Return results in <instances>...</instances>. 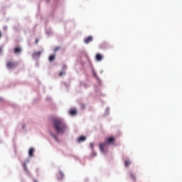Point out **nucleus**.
Returning <instances> with one entry per match:
<instances>
[{"mask_svg":"<svg viewBox=\"0 0 182 182\" xmlns=\"http://www.w3.org/2000/svg\"><path fill=\"white\" fill-rule=\"evenodd\" d=\"M53 127L57 134H63L68 129L66 123L60 118L53 119Z\"/></svg>","mask_w":182,"mask_h":182,"instance_id":"f257e3e1","label":"nucleus"},{"mask_svg":"<svg viewBox=\"0 0 182 182\" xmlns=\"http://www.w3.org/2000/svg\"><path fill=\"white\" fill-rule=\"evenodd\" d=\"M115 141H116V137H114V136L107 137V138H106L105 143L100 144V149L101 150V151L102 153H104L105 152V147H106V146L107 144L114 145Z\"/></svg>","mask_w":182,"mask_h":182,"instance_id":"f03ea898","label":"nucleus"},{"mask_svg":"<svg viewBox=\"0 0 182 182\" xmlns=\"http://www.w3.org/2000/svg\"><path fill=\"white\" fill-rule=\"evenodd\" d=\"M18 66V63L15 61H8L6 63L7 69H15Z\"/></svg>","mask_w":182,"mask_h":182,"instance_id":"7ed1b4c3","label":"nucleus"},{"mask_svg":"<svg viewBox=\"0 0 182 182\" xmlns=\"http://www.w3.org/2000/svg\"><path fill=\"white\" fill-rule=\"evenodd\" d=\"M69 114H70V116H76L77 114V111L75 108H71L69 111Z\"/></svg>","mask_w":182,"mask_h":182,"instance_id":"20e7f679","label":"nucleus"},{"mask_svg":"<svg viewBox=\"0 0 182 182\" xmlns=\"http://www.w3.org/2000/svg\"><path fill=\"white\" fill-rule=\"evenodd\" d=\"M93 41V37L92 36H90L85 38L84 42L85 43H90Z\"/></svg>","mask_w":182,"mask_h":182,"instance_id":"39448f33","label":"nucleus"},{"mask_svg":"<svg viewBox=\"0 0 182 182\" xmlns=\"http://www.w3.org/2000/svg\"><path fill=\"white\" fill-rule=\"evenodd\" d=\"M41 55H42V51L35 52L33 54V59H36V58H41Z\"/></svg>","mask_w":182,"mask_h":182,"instance_id":"423d86ee","label":"nucleus"},{"mask_svg":"<svg viewBox=\"0 0 182 182\" xmlns=\"http://www.w3.org/2000/svg\"><path fill=\"white\" fill-rule=\"evenodd\" d=\"M21 52H22V48H21V47H16L14 48L15 55H20Z\"/></svg>","mask_w":182,"mask_h":182,"instance_id":"0eeeda50","label":"nucleus"},{"mask_svg":"<svg viewBox=\"0 0 182 182\" xmlns=\"http://www.w3.org/2000/svg\"><path fill=\"white\" fill-rule=\"evenodd\" d=\"M95 59L96 60H97L98 62H100L103 59V55H102V54L100 53H97L95 56Z\"/></svg>","mask_w":182,"mask_h":182,"instance_id":"6e6552de","label":"nucleus"},{"mask_svg":"<svg viewBox=\"0 0 182 182\" xmlns=\"http://www.w3.org/2000/svg\"><path fill=\"white\" fill-rule=\"evenodd\" d=\"M83 141H86V136H80L77 139V142H78V143H83Z\"/></svg>","mask_w":182,"mask_h":182,"instance_id":"1a4fd4ad","label":"nucleus"},{"mask_svg":"<svg viewBox=\"0 0 182 182\" xmlns=\"http://www.w3.org/2000/svg\"><path fill=\"white\" fill-rule=\"evenodd\" d=\"M58 177L60 180H62V178H63V177H65V175L63 174V172L60 171L58 174Z\"/></svg>","mask_w":182,"mask_h":182,"instance_id":"9d476101","label":"nucleus"},{"mask_svg":"<svg viewBox=\"0 0 182 182\" xmlns=\"http://www.w3.org/2000/svg\"><path fill=\"white\" fill-rule=\"evenodd\" d=\"M33 151H34L33 148H31L29 149L28 154H29L30 157H33Z\"/></svg>","mask_w":182,"mask_h":182,"instance_id":"9b49d317","label":"nucleus"},{"mask_svg":"<svg viewBox=\"0 0 182 182\" xmlns=\"http://www.w3.org/2000/svg\"><path fill=\"white\" fill-rule=\"evenodd\" d=\"M56 58V55H52L49 57V61L50 62H53V60H55Z\"/></svg>","mask_w":182,"mask_h":182,"instance_id":"f8f14e48","label":"nucleus"},{"mask_svg":"<svg viewBox=\"0 0 182 182\" xmlns=\"http://www.w3.org/2000/svg\"><path fill=\"white\" fill-rule=\"evenodd\" d=\"M130 161L129 160H126L125 161V167H129V166H130Z\"/></svg>","mask_w":182,"mask_h":182,"instance_id":"ddd939ff","label":"nucleus"},{"mask_svg":"<svg viewBox=\"0 0 182 182\" xmlns=\"http://www.w3.org/2000/svg\"><path fill=\"white\" fill-rule=\"evenodd\" d=\"M65 75H66V73H65V71H61V72L59 73V76H60V77L65 76Z\"/></svg>","mask_w":182,"mask_h":182,"instance_id":"4468645a","label":"nucleus"},{"mask_svg":"<svg viewBox=\"0 0 182 182\" xmlns=\"http://www.w3.org/2000/svg\"><path fill=\"white\" fill-rule=\"evenodd\" d=\"M60 48H61L60 46H57V47H55V49H54V52H55V53L58 52V50H60Z\"/></svg>","mask_w":182,"mask_h":182,"instance_id":"2eb2a0df","label":"nucleus"},{"mask_svg":"<svg viewBox=\"0 0 182 182\" xmlns=\"http://www.w3.org/2000/svg\"><path fill=\"white\" fill-rule=\"evenodd\" d=\"M52 136L53 137V139H55V140L56 141H59V139H58V136H56V135L52 134Z\"/></svg>","mask_w":182,"mask_h":182,"instance_id":"dca6fc26","label":"nucleus"},{"mask_svg":"<svg viewBox=\"0 0 182 182\" xmlns=\"http://www.w3.org/2000/svg\"><path fill=\"white\" fill-rule=\"evenodd\" d=\"M131 176L133 180H136V176H134L133 173H131Z\"/></svg>","mask_w":182,"mask_h":182,"instance_id":"f3484780","label":"nucleus"},{"mask_svg":"<svg viewBox=\"0 0 182 182\" xmlns=\"http://www.w3.org/2000/svg\"><path fill=\"white\" fill-rule=\"evenodd\" d=\"M63 70H66V69H68V66L66 65H64L63 66Z\"/></svg>","mask_w":182,"mask_h":182,"instance_id":"a211bd4d","label":"nucleus"},{"mask_svg":"<svg viewBox=\"0 0 182 182\" xmlns=\"http://www.w3.org/2000/svg\"><path fill=\"white\" fill-rule=\"evenodd\" d=\"M38 42H39V39H38V38L36 39L35 43H36V44H38Z\"/></svg>","mask_w":182,"mask_h":182,"instance_id":"6ab92c4d","label":"nucleus"},{"mask_svg":"<svg viewBox=\"0 0 182 182\" xmlns=\"http://www.w3.org/2000/svg\"><path fill=\"white\" fill-rule=\"evenodd\" d=\"M80 106L82 109H85V104H81Z\"/></svg>","mask_w":182,"mask_h":182,"instance_id":"aec40b11","label":"nucleus"},{"mask_svg":"<svg viewBox=\"0 0 182 182\" xmlns=\"http://www.w3.org/2000/svg\"><path fill=\"white\" fill-rule=\"evenodd\" d=\"M90 147H91V149H93V144L92 143H91L90 144Z\"/></svg>","mask_w":182,"mask_h":182,"instance_id":"412c9836","label":"nucleus"},{"mask_svg":"<svg viewBox=\"0 0 182 182\" xmlns=\"http://www.w3.org/2000/svg\"><path fill=\"white\" fill-rule=\"evenodd\" d=\"M23 167H24L25 170H26V164H23Z\"/></svg>","mask_w":182,"mask_h":182,"instance_id":"4be33fe9","label":"nucleus"},{"mask_svg":"<svg viewBox=\"0 0 182 182\" xmlns=\"http://www.w3.org/2000/svg\"><path fill=\"white\" fill-rule=\"evenodd\" d=\"M2 38V33L0 31V39Z\"/></svg>","mask_w":182,"mask_h":182,"instance_id":"5701e85b","label":"nucleus"},{"mask_svg":"<svg viewBox=\"0 0 182 182\" xmlns=\"http://www.w3.org/2000/svg\"><path fill=\"white\" fill-rule=\"evenodd\" d=\"M0 53H2V48H0Z\"/></svg>","mask_w":182,"mask_h":182,"instance_id":"b1692460","label":"nucleus"},{"mask_svg":"<svg viewBox=\"0 0 182 182\" xmlns=\"http://www.w3.org/2000/svg\"><path fill=\"white\" fill-rule=\"evenodd\" d=\"M47 4H48V2H50V0H46Z\"/></svg>","mask_w":182,"mask_h":182,"instance_id":"393cba45","label":"nucleus"}]
</instances>
